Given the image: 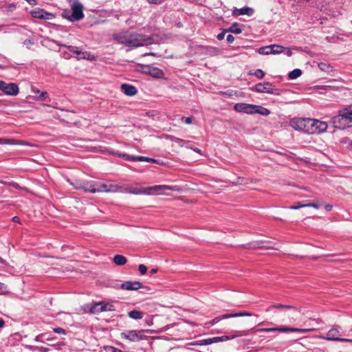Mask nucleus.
<instances>
[{
	"mask_svg": "<svg viewBox=\"0 0 352 352\" xmlns=\"http://www.w3.org/2000/svg\"><path fill=\"white\" fill-rule=\"evenodd\" d=\"M113 37L118 43L131 48L151 45L155 42L154 38L151 36L129 31L116 33Z\"/></svg>",
	"mask_w": 352,
	"mask_h": 352,
	"instance_id": "nucleus-1",
	"label": "nucleus"
},
{
	"mask_svg": "<svg viewBox=\"0 0 352 352\" xmlns=\"http://www.w3.org/2000/svg\"><path fill=\"white\" fill-rule=\"evenodd\" d=\"M332 124L335 128L344 129L352 126V109L346 107L338 111V114L332 118Z\"/></svg>",
	"mask_w": 352,
	"mask_h": 352,
	"instance_id": "nucleus-2",
	"label": "nucleus"
},
{
	"mask_svg": "<svg viewBox=\"0 0 352 352\" xmlns=\"http://www.w3.org/2000/svg\"><path fill=\"white\" fill-rule=\"evenodd\" d=\"M113 186L108 187L107 184L97 183L94 182H77L75 185V188L78 190H82L84 192H89L91 193L100 192H111L115 191Z\"/></svg>",
	"mask_w": 352,
	"mask_h": 352,
	"instance_id": "nucleus-3",
	"label": "nucleus"
},
{
	"mask_svg": "<svg viewBox=\"0 0 352 352\" xmlns=\"http://www.w3.org/2000/svg\"><path fill=\"white\" fill-rule=\"evenodd\" d=\"M72 13L70 14L67 10H64L63 16L69 21L74 22L82 19L85 16L83 6L78 0H69Z\"/></svg>",
	"mask_w": 352,
	"mask_h": 352,
	"instance_id": "nucleus-4",
	"label": "nucleus"
},
{
	"mask_svg": "<svg viewBox=\"0 0 352 352\" xmlns=\"http://www.w3.org/2000/svg\"><path fill=\"white\" fill-rule=\"evenodd\" d=\"M327 124L318 120L307 118L305 133L316 134L324 132L327 129Z\"/></svg>",
	"mask_w": 352,
	"mask_h": 352,
	"instance_id": "nucleus-5",
	"label": "nucleus"
},
{
	"mask_svg": "<svg viewBox=\"0 0 352 352\" xmlns=\"http://www.w3.org/2000/svg\"><path fill=\"white\" fill-rule=\"evenodd\" d=\"M342 336L340 331L338 328L333 327L330 330L328 331L326 336H319L318 338L323 340H331V341H339L342 342H351L352 339L349 338H341Z\"/></svg>",
	"mask_w": 352,
	"mask_h": 352,
	"instance_id": "nucleus-6",
	"label": "nucleus"
},
{
	"mask_svg": "<svg viewBox=\"0 0 352 352\" xmlns=\"http://www.w3.org/2000/svg\"><path fill=\"white\" fill-rule=\"evenodd\" d=\"M252 314L250 312H238V313H233V314H226L221 315L219 316L215 317L213 318L211 321L206 322L204 324V327L209 328L210 326H212L217 322H220L221 320L228 319L230 318H235V317H241V316H252Z\"/></svg>",
	"mask_w": 352,
	"mask_h": 352,
	"instance_id": "nucleus-7",
	"label": "nucleus"
},
{
	"mask_svg": "<svg viewBox=\"0 0 352 352\" xmlns=\"http://www.w3.org/2000/svg\"><path fill=\"white\" fill-rule=\"evenodd\" d=\"M143 333L142 330H129L122 332L120 336L122 339L136 342L144 339Z\"/></svg>",
	"mask_w": 352,
	"mask_h": 352,
	"instance_id": "nucleus-8",
	"label": "nucleus"
},
{
	"mask_svg": "<svg viewBox=\"0 0 352 352\" xmlns=\"http://www.w3.org/2000/svg\"><path fill=\"white\" fill-rule=\"evenodd\" d=\"M314 329H301V328H294V327H274V328H261L258 329V331H265V332H300V333H306L309 331H313Z\"/></svg>",
	"mask_w": 352,
	"mask_h": 352,
	"instance_id": "nucleus-9",
	"label": "nucleus"
},
{
	"mask_svg": "<svg viewBox=\"0 0 352 352\" xmlns=\"http://www.w3.org/2000/svg\"><path fill=\"white\" fill-rule=\"evenodd\" d=\"M0 90L9 96H16L19 94V87L15 83H7L0 80Z\"/></svg>",
	"mask_w": 352,
	"mask_h": 352,
	"instance_id": "nucleus-10",
	"label": "nucleus"
},
{
	"mask_svg": "<svg viewBox=\"0 0 352 352\" xmlns=\"http://www.w3.org/2000/svg\"><path fill=\"white\" fill-rule=\"evenodd\" d=\"M252 90L258 93H267L278 95V92L274 91L275 90L273 88L272 84L269 82L258 83L252 88Z\"/></svg>",
	"mask_w": 352,
	"mask_h": 352,
	"instance_id": "nucleus-11",
	"label": "nucleus"
},
{
	"mask_svg": "<svg viewBox=\"0 0 352 352\" xmlns=\"http://www.w3.org/2000/svg\"><path fill=\"white\" fill-rule=\"evenodd\" d=\"M115 310L114 307L113 305L109 303H104L102 302H96L94 304L90 309L89 311L91 314H98L102 311H113Z\"/></svg>",
	"mask_w": 352,
	"mask_h": 352,
	"instance_id": "nucleus-12",
	"label": "nucleus"
},
{
	"mask_svg": "<svg viewBox=\"0 0 352 352\" xmlns=\"http://www.w3.org/2000/svg\"><path fill=\"white\" fill-rule=\"evenodd\" d=\"M175 190V186H170L167 185H157L154 186H151L146 188V194H155V195H161L163 194L164 190Z\"/></svg>",
	"mask_w": 352,
	"mask_h": 352,
	"instance_id": "nucleus-13",
	"label": "nucleus"
},
{
	"mask_svg": "<svg viewBox=\"0 0 352 352\" xmlns=\"http://www.w3.org/2000/svg\"><path fill=\"white\" fill-rule=\"evenodd\" d=\"M307 118H294L290 121V126L297 131L305 133Z\"/></svg>",
	"mask_w": 352,
	"mask_h": 352,
	"instance_id": "nucleus-14",
	"label": "nucleus"
},
{
	"mask_svg": "<svg viewBox=\"0 0 352 352\" xmlns=\"http://www.w3.org/2000/svg\"><path fill=\"white\" fill-rule=\"evenodd\" d=\"M32 17L40 19L50 20L54 18L52 13L47 12L41 8H36L31 12Z\"/></svg>",
	"mask_w": 352,
	"mask_h": 352,
	"instance_id": "nucleus-15",
	"label": "nucleus"
},
{
	"mask_svg": "<svg viewBox=\"0 0 352 352\" xmlns=\"http://www.w3.org/2000/svg\"><path fill=\"white\" fill-rule=\"evenodd\" d=\"M253 108L254 104L245 103H236L234 106V109L235 111L248 114H253Z\"/></svg>",
	"mask_w": 352,
	"mask_h": 352,
	"instance_id": "nucleus-16",
	"label": "nucleus"
},
{
	"mask_svg": "<svg viewBox=\"0 0 352 352\" xmlns=\"http://www.w3.org/2000/svg\"><path fill=\"white\" fill-rule=\"evenodd\" d=\"M68 48L74 54H76L78 58H84L87 60L94 59V56L87 52H82L76 47L69 46Z\"/></svg>",
	"mask_w": 352,
	"mask_h": 352,
	"instance_id": "nucleus-17",
	"label": "nucleus"
},
{
	"mask_svg": "<svg viewBox=\"0 0 352 352\" xmlns=\"http://www.w3.org/2000/svg\"><path fill=\"white\" fill-rule=\"evenodd\" d=\"M120 287L126 290H138L142 287V285L139 281H125L121 285Z\"/></svg>",
	"mask_w": 352,
	"mask_h": 352,
	"instance_id": "nucleus-18",
	"label": "nucleus"
},
{
	"mask_svg": "<svg viewBox=\"0 0 352 352\" xmlns=\"http://www.w3.org/2000/svg\"><path fill=\"white\" fill-rule=\"evenodd\" d=\"M120 88L123 93L126 96H133L137 94V89L133 85L122 84Z\"/></svg>",
	"mask_w": 352,
	"mask_h": 352,
	"instance_id": "nucleus-19",
	"label": "nucleus"
},
{
	"mask_svg": "<svg viewBox=\"0 0 352 352\" xmlns=\"http://www.w3.org/2000/svg\"><path fill=\"white\" fill-rule=\"evenodd\" d=\"M253 14H254V10L250 7H243L240 9L236 8L233 11V14L235 16H240V15L252 16Z\"/></svg>",
	"mask_w": 352,
	"mask_h": 352,
	"instance_id": "nucleus-20",
	"label": "nucleus"
},
{
	"mask_svg": "<svg viewBox=\"0 0 352 352\" xmlns=\"http://www.w3.org/2000/svg\"><path fill=\"white\" fill-rule=\"evenodd\" d=\"M273 309H293L296 310L297 308L295 306L289 305H283V304H274L270 305L267 309L266 311H270Z\"/></svg>",
	"mask_w": 352,
	"mask_h": 352,
	"instance_id": "nucleus-21",
	"label": "nucleus"
},
{
	"mask_svg": "<svg viewBox=\"0 0 352 352\" xmlns=\"http://www.w3.org/2000/svg\"><path fill=\"white\" fill-rule=\"evenodd\" d=\"M253 113H258L262 116H268L270 113V111L262 106L254 104L252 109Z\"/></svg>",
	"mask_w": 352,
	"mask_h": 352,
	"instance_id": "nucleus-22",
	"label": "nucleus"
},
{
	"mask_svg": "<svg viewBox=\"0 0 352 352\" xmlns=\"http://www.w3.org/2000/svg\"><path fill=\"white\" fill-rule=\"evenodd\" d=\"M0 144L28 145V144L25 142L15 140L14 139L0 138Z\"/></svg>",
	"mask_w": 352,
	"mask_h": 352,
	"instance_id": "nucleus-23",
	"label": "nucleus"
},
{
	"mask_svg": "<svg viewBox=\"0 0 352 352\" xmlns=\"http://www.w3.org/2000/svg\"><path fill=\"white\" fill-rule=\"evenodd\" d=\"M238 336H239L238 335H232L230 336H219V337L211 338L210 339L212 341V344H213V343H217L219 342H224V341H227L229 340L234 339L235 338H236Z\"/></svg>",
	"mask_w": 352,
	"mask_h": 352,
	"instance_id": "nucleus-24",
	"label": "nucleus"
},
{
	"mask_svg": "<svg viewBox=\"0 0 352 352\" xmlns=\"http://www.w3.org/2000/svg\"><path fill=\"white\" fill-rule=\"evenodd\" d=\"M113 263L117 265H124L126 263V258L122 255L116 254L113 257Z\"/></svg>",
	"mask_w": 352,
	"mask_h": 352,
	"instance_id": "nucleus-25",
	"label": "nucleus"
},
{
	"mask_svg": "<svg viewBox=\"0 0 352 352\" xmlns=\"http://www.w3.org/2000/svg\"><path fill=\"white\" fill-rule=\"evenodd\" d=\"M126 191L129 193L135 195L146 194V188L142 190L137 186L129 187L126 189Z\"/></svg>",
	"mask_w": 352,
	"mask_h": 352,
	"instance_id": "nucleus-26",
	"label": "nucleus"
},
{
	"mask_svg": "<svg viewBox=\"0 0 352 352\" xmlns=\"http://www.w3.org/2000/svg\"><path fill=\"white\" fill-rule=\"evenodd\" d=\"M143 313L138 310H132L128 313V316L133 319L138 320L143 318Z\"/></svg>",
	"mask_w": 352,
	"mask_h": 352,
	"instance_id": "nucleus-27",
	"label": "nucleus"
},
{
	"mask_svg": "<svg viewBox=\"0 0 352 352\" xmlns=\"http://www.w3.org/2000/svg\"><path fill=\"white\" fill-rule=\"evenodd\" d=\"M272 45L260 47L258 50V52L262 55H270L272 54Z\"/></svg>",
	"mask_w": 352,
	"mask_h": 352,
	"instance_id": "nucleus-28",
	"label": "nucleus"
},
{
	"mask_svg": "<svg viewBox=\"0 0 352 352\" xmlns=\"http://www.w3.org/2000/svg\"><path fill=\"white\" fill-rule=\"evenodd\" d=\"M228 32L234 33V34H241L242 32V30L239 26V24L237 23H234L229 29H228Z\"/></svg>",
	"mask_w": 352,
	"mask_h": 352,
	"instance_id": "nucleus-29",
	"label": "nucleus"
},
{
	"mask_svg": "<svg viewBox=\"0 0 352 352\" xmlns=\"http://www.w3.org/2000/svg\"><path fill=\"white\" fill-rule=\"evenodd\" d=\"M302 74V71L300 69H295L289 73V78L290 79H296Z\"/></svg>",
	"mask_w": 352,
	"mask_h": 352,
	"instance_id": "nucleus-30",
	"label": "nucleus"
},
{
	"mask_svg": "<svg viewBox=\"0 0 352 352\" xmlns=\"http://www.w3.org/2000/svg\"><path fill=\"white\" fill-rule=\"evenodd\" d=\"M150 73L153 77L157 78H160L163 76V72L161 69L156 67L153 68L151 70Z\"/></svg>",
	"mask_w": 352,
	"mask_h": 352,
	"instance_id": "nucleus-31",
	"label": "nucleus"
},
{
	"mask_svg": "<svg viewBox=\"0 0 352 352\" xmlns=\"http://www.w3.org/2000/svg\"><path fill=\"white\" fill-rule=\"evenodd\" d=\"M135 160H136V161H138V162H147L159 164L156 160L150 158V157H144V156H137L135 157Z\"/></svg>",
	"mask_w": 352,
	"mask_h": 352,
	"instance_id": "nucleus-32",
	"label": "nucleus"
},
{
	"mask_svg": "<svg viewBox=\"0 0 352 352\" xmlns=\"http://www.w3.org/2000/svg\"><path fill=\"white\" fill-rule=\"evenodd\" d=\"M272 54H278L284 51V47L279 45H272Z\"/></svg>",
	"mask_w": 352,
	"mask_h": 352,
	"instance_id": "nucleus-33",
	"label": "nucleus"
},
{
	"mask_svg": "<svg viewBox=\"0 0 352 352\" xmlns=\"http://www.w3.org/2000/svg\"><path fill=\"white\" fill-rule=\"evenodd\" d=\"M318 66L319 69L323 72H329L331 71V67L325 63H320Z\"/></svg>",
	"mask_w": 352,
	"mask_h": 352,
	"instance_id": "nucleus-34",
	"label": "nucleus"
},
{
	"mask_svg": "<svg viewBox=\"0 0 352 352\" xmlns=\"http://www.w3.org/2000/svg\"><path fill=\"white\" fill-rule=\"evenodd\" d=\"M249 74L254 75L258 79H262L264 78L265 74L262 69H258L254 73H249Z\"/></svg>",
	"mask_w": 352,
	"mask_h": 352,
	"instance_id": "nucleus-35",
	"label": "nucleus"
},
{
	"mask_svg": "<svg viewBox=\"0 0 352 352\" xmlns=\"http://www.w3.org/2000/svg\"><path fill=\"white\" fill-rule=\"evenodd\" d=\"M167 139L170 140L172 142H175L177 143L181 146H183V145H184L183 143L184 141L182 139H180V138H178L174 137V136H171V135L167 136Z\"/></svg>",
	"mask_w": 352,
	"mask_h": 352,
	"instance_id": "nucleus-36",
	"label": "nucleus"
},
{
	"mask_svg": "<svg viewBox=\"0 0 352 352\" xmlns=\"http://www.w3.org/2000/svg\"><path fill=\"white\" fill-rule=\"evenodd\" d=\"M118 155L129 161H136L135 157L137 156H131L126 153H118Z\"/></svg>",
	"mask_w": 352,
	"mask_h": 352,
	"instance_id": "nucleus-37",
	"label": "nucleus"
},
{
	"mask_svg": "<svg viewBox=\"0 0 352 352\" xmlns=\"http://www.w3.org/2000/svg\"><path fill=\"white\" fill-rule=\"evenodd\" d=\"M307 207V204H301L300 202H298L296 205L292 206L289 207V209L291 210H297L301 208Z\"/></svg>",
	"mask_w": 352,
	"mask_h": 352,
	"instance_id": "nucleus-38",
	"label": "nucleus"
},
{
	"mask_svg": "<svg viewBox=\"0 0 352 352\" xmlns=\"http://www.w3.org/2000/svg\"><path fill=\"white\" fill-rule=\"evenodd\" d=\"M322 205V204L317 200L315 203L307 204V207H312L316 209H318Z\"/></svg>",
	"mask_w": 352,
	"mask_h": 352,
	"instance_id": "nucleus-39",
	"label": "nucleus"
},
{
	"mask_svg": "<svg viewBox=\"0 0 352 352\" xmlns=\"http://www.w3.org/2000/svg\"><path fill=\"white\" fill-rule=\"evenodd\" d=\"M53 331L54 333H58V334H66V330L61 328V327H56L53 329Z\"/></svg>",
	"mask_w": 352,
	"mask_h": 352,
	"instance_id": "nucleus-40",
	"label": "nucleus"
},
{
	"mask_svg": "<svg viewBox=\"0 0 352 352\" xmlns=\"http://www.w3.org/2000/svg\"><path fill=\"white\" fill-rule=\"evenodd\" d=\"M138 270H139L140 273L142 275H143V274H145L146 273L147 267L144 265L141 264V265H139Z\"/></svg>",
	"mask_w": 352,
	"mask_h": 352,
	"instance_id": "nucleus-41",
	"label": "nucleus"
},
{
	"mask_svg": "<svg viewBox=\"0 0 352 352\" xmlns=\"http://www.w3.org/2000/svg\"><path fill=\"white\" fill-rule=\"evenodd\" d=\"M212 344V341L211 340L210 338H208V339H204V340H200L199 344L208 345V344Z\"/></svg>",
	"mask_w": 352,
	"mask_h": 352,
	"instance_id": "nucleus-42",
	"label": "nucleus"
},
{
	"mask_svg": "<svg viewBox=\"0 0 352 352\" xmlns=\"http://www.w3.org/2000/svg\"><path fill=\"white\" fill-rule=\"evenodd\" d=\"M227 32H228V30H224L222 32L219 33L217 36V39L219 41L223 40Z\"/></svg>",
	"mask_w": 352,
	"mask_h": 352,
	"instance_id": "nucleus-43",
	"label": "nucleus"
},
{
	"mask_svg": "<svg viewBox=\"0 0 352 352\" xmlns=\"http://www.w3.org/2000/svg\"><path fill=\"white\" fill-rule=\"evenodd\" d=\"M149 3L154 5H160L164 2V0H146Z\"/></svg>",
	"mask_w": 352,
	"mask_h": 352,
	"instance_id": "nucleus-44",
	"label": "nucleus"
},
{
	"mask_svg": "<svg viewBox=\"0 0 352 352\" xmlns=\"http://www.w3.org/2000/svg\"><path fill=\"white\" fill-rule=\"evenodd\" d=\"M47 95V93L46 91H42L40 93V95L37 98V100H44Z\"/></svg>",
	"mask_w": 352,
	"mask_h": 352,
	"instance_id": "nucleus-45",
	"label": "nucleus"
},
{
	"mask_svg": "<svg viewBox=\"0 0 352 352\" xmlns=\"http://www.w3.org/2000/svg\"><path fill=\"white\" fill-rule=\"evenodd\" d=\"M182 120H184L186 124H190L192 123V117H187L186 118L182 117Z\"/></svg>",
	"mask_w": 352,
	"mask_h": 352,
	"instance_id": "nucleus-46",
	"label": "nucleus"
},
{
	"mask_svg": "<svg viewBox=\"0 0 352 352\" xmlns=\"http://www.w3.org/2000/svg\"><path fill=\"white\" fill-rule=\"evenodd\" d=\"M228 43H232L234 41V37L232 34H229L226 38Z\"/></svg>",
	"mask_w": 352,
	"mask_h": 352,
	"instance_id": "nucleus-47",
	"label": "nucleus"
},
{
	"mask_svg": "<svg viewBox=\"0 0 352 352\" xmlns=\"http://www.w3.org/2000/svg\"><path fill=\"white\" fill-rule=\"evenodd\" d=\"M23 44H24L25 45H27V46H28V45H32V44H33V41H32V40H31V39H25V40L24 41V42H23Z\"/></svg>",
	"mask_w": 352,
	"mask_h": 352,
	"instance_id": "nucleus-48",
	"label": "nucleus"
},
{
	"mask_svg": "<svg viewBox=\"0 0 352 352\" xmlns=\"http://www.w3.org/2000/svg\"><path fill=\"white\" fill-rule=\"evenodd\" d=\"M8 184L10 186L14 187V188H19V185L17 183L14 182H10V183H8Z\"/></svg>",
	"mask_w": 352,
	"mask_h": 352,
	"instance_id": "nucleus-49",
	"label": "nucleus"
},
{
	"mask_svg": "<svg viewBox=\"0 0 352 352\" xmlns=\"http://www.w3.org/2000/svg\"><path fill=\"white\" fill-rule=\"evenodd\" d=\"M9 11H13L16 8V6L14 3H11L8 6Z\"/></svg>",
	"mask_w": 352,
	"mask_h": 352,
	"instance_id": "nucleus-50",
	"label": "nucleus"
},
{
	"mask_svg": "<svg viewBox=\"0 0 352 352\" xmlns=\"http://www.w3.org/2000/svg\"><path fill=\"white\" fill-rule=\"evenodd\" d=\"M29 4L32 6H35L36 4V0H25Z\"/></svg>",
	"mask_w": 352,
	"mask_h": 352,
	"instance_id": "nucleus-51",
	"label": "nucleus"
},
{
	"mask_svg": "<svg viewBox=\"0 0 352 352\" xmlns=\"http://www.w3.org/2000/svg\"><path fill=\"white\" fill-rule=\"evenodd\" d=\"M12 221L14 222V223H20V219L19 217H14L12 219Z\"/></svg>",
	"mask_w": 352,
	"mask_h": 352,
	"instance_id": "nucleus-52",
	"label": "nucleus"
},
{
	"mask_svg": "<svg viewBox=\"0 0 352 352\" xmlns=\"http://www.w3.org/2000/svg\"><path fill=\"white\" fill-rule=\"evenodd\" d=\"M324 208L325 209L327 210V211H331L332 210V208L333 206L331 205H329V204H326L324 206Z\"/></svg>",
	"mask_w": 352,
	"mask_h": 352,
	"instance_id": "nucleus-53",
	"label": "nucleus"
},
{
	"mask_svg": "<svg viewBox=\"0 0 352 352\" xmlns=\"http://www.w3.org/2000/svg\"><path fill=\"white\" fill-rule=\"evenodd\" d=\"M5 325V322L3 319H0V328L3 327Z\"/></svg>",
	"mask_w": 352,
	"mask_h": 352,
	"instance_id": "nucleus-54",
	"label": "nucleus"
},
{
	"mask_svg": "<svg viewBox=\"0 0 352 352\" xmlns=\"http://www.w3.org/2000/svg\"><path fill=\"white\" fill-rule=\"evenodd\" d=\"M40 351H41V352H47V351H49V349H48L47 348L41 347V348L40 349Z\"/></svg>",
	"mask_w": 352,
	"mask_h": 352,
	"instance_id": "nucleus-55",
	"label": "nucleus"
},
{
	"mask_svg": "<svg viewBox=\"0 0 352 352\" xmlns=\"http://www.w3.org/2000/svg\"><path fill=\"white\" fill-rule=\"evenodd\" d=\"M157 272V268H153V269H152V270L150 271V273H151V274H155Z\"/></svg>",
	"mask_w": 352,
	"mask_h": 352,
	"instance_id": "nucleus-56",
	"label": "nucleus"
},
{
	"mask_svg": "<svg viewBox=\"0 0 352 352\" xmlns=\"http://www.w3.org/2000/svg\"><path fill=\"white\" fill-rule=\"evenodd\" d=\"M32 92L34 94H39L40 91L37 89H32Z\"/></svg>",
	"mask_w": 352,
	"mask_h": 352,
	"instance_id": "nucleus-57",
	"label": "nucleus"
},
{
	"mask_svg": "<svg viewBox=\"0 0 352 352\" xmlns=\"http://www.w3.org/2000/svg\"><path fill=\"white\" fill-rule=\"evenodd\" d=\"M287 56H290L292 55V51L290 50H287Z\"/></svg>",
	"mask_w": 352,
	"mask_h": 352,
	"instance_id": "nucleus-58",
	"label": "nucleus"
},
{
	"mask_svg": "<svg viewBox=\"0 0 352 352\" xmlns=\"http://www.w3.org/2000/svg\"><path fill=\"white\" fill-rule=\"evenodd\" d=\"M193 150H194L195 152L199 153H200V152H201L200 149L197 148H193Z\"/></svg>",
	"mask_w": 352,
	"mask_h": 352,
	"instance_id": "nucleus-59",
	"label": "nucleus"
},
{
	"mask_svg": "<svg viewBox=\"0 0 352 352\" xmlns=\"http://www.w3.org/2000/svg\"><path fill=\"white\" fill-rule=\"evenodd\" d=\"M3 284L0 283V290L2 289Z\"/></svg>",
	"mask_w": 352,
	"mask_h": 352,
	"instance_id": "nucleus-60",
	"label": "nucleus"
},
{
	"mask_svg": "<svg viewBox=\"0 0 352 352\" xmlns=\"http://www.w3.org/2000/svg\"><path fill=\"white\" fill-rule=\"evenodd\" d=\"M111 349H112V351H113V352L116 351V349L114 347H111Z\"/></svg>",
	"mask_w": 352,
	"mask_h": 352,
	"instance_id": "nucleus-61",
	"label": "nucleus"
},
{
	"mask_svg": "<svg viewBox=\"0 0 352 352\" xmlns=\"http://www.w3.org/2000/svg\"><path fill=\"white\" fill-rule=\"evenodd\" d=\"M148 54V55H151V56H154V53H152V52H151V53H149V54Z\"/></svg>",
	"mask_w": 352,
	"mask_h": 352,
	"instance_id": "nucleus-62",
	"label": "nucleus"
},
{
	"mask_svg": "<svg viewBox=\"0 0 352 352\" xmlns=\"http://www.w3.org/2000/svg\"><path fill=\"white\" fill-rule=\"evenodd\" d=\"M0 263H3V259L0 257Z\"/></svg>",
	"mask_w": 352,
	"mask_h": 352,
	"instance_id": "nucleus-63",
	"label": "nucleus"
},
{
	"mask_svg": "<svg viewBox=\"0 0 352 352\" xmlns=\"http://www.w3.org/2000/svg\"><path fill=\"white\" fill-rule=\"evenodd\" d=\"M347 107H351V109H352V104L351 105L348 106Z\"/></svg>",
	"mask_w": 352,
	"mask_h": 352,
	"instance_id": "nucleus-64",
	"label": "nucleus"
}]
</instances>
